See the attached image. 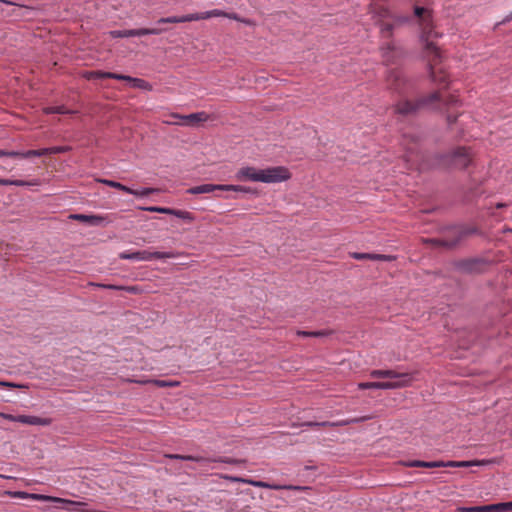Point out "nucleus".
<instances>
[{"label":"nucleus","mask_w":512,"mask_h":512,"mask_svg":"<svg viewBox=\"0 0 512 512\" xmlns=\"http://www.w3.org/2000/svg\"><path fill=\"white\" fill-rule=\"evenodd\" d=\"M460 103L456 95L450 94L447 97H442L437 91L432 92L426 96H421L416 100L404 99L394 105V112L403 117L416 115L420 110L438 106L440 104L446 107H454Z\"/></svg>","instance_id":"obj_1"},{"label":"nucleus","mask_w":512,"mask_h":512,"mask_svg":"<svg viewBox=\"0 0 512 512\" xmlns=\"http://www.w3.org/2000/svg\"><path fill=\"white\" fill-rule=\"evenodd\" d=\"M480 234L478 228L466 225H453L444 227L441 230V236L436 238H425L423 242L433 248H443L446 250L455 249L465 238Z\"/></svg>","instance_id":"obj_2"},{"label":"nucleus","mask_w":512,"mask_h":512,"mask_svg":"<svg viewBox=\"0 0 512 512\" xmlns=\"http://www.w3.org/2000/svg\"><path fill=\"white\" fill-rule=\"evenodd\" d=\"M428 161L432 167L464 170L472 163V152L469 147L457 146L447 152L435 153Z\"/></svg>","instance_id":"obj_3"},{"label":"nucleus","mask_w":512,"mask_h":512,"mask_svg":"<svg viewBox=\"0 0 512 512\" xmlns=\"http://www.w3.org/2000/svg\"><path fill=\"white\" fill-rule=\"evenodd\" d=\"M413 18L417 20L421 28V41L425 44V49L439 57L438 47L431 39L438 34L433 31V19L431 10L424 6L415 5L413 8Z\"/></svg>","instance_id":"obj_4"},{"label":"nucleus","mask_w":512,"mask_h":512,"mask_svg":"<svg viewBox=\"0 0 512 512\" xmlns=\"http://www.w3.org/2000/svg\"><path fill=\"white\" fill-rule=\"evenodd\" d=\"M165 458L171 460L191 461L198 463L204 471L215 468L211 464H231L239 465L246 463L244 459H235L226 456H203V455H182V454H165Z\"/></svg>","instance_id":"obj_5"},{"label":"nucleus","mask_w":512,"mask_h":512,"mask_svg":"<svg viewBox=\"0 0 512 512\" xmlns=\"http://www.w3.org/2000/svg\"><path fill=\"white\" fill-rule=\"evenodd\" d=\"M386 83L389 90L399 96H407L414 89L413 82L407 78L400 69H391L388 71Z\"/></svg>","instance_id":"obj_6"},{"label":"nucleus","mask_w":512,"mask_h":512,"mask_svg":"<svg viewBox=\"0 0 512 512\" xmlns=\"http://www.w3.org/2000/svg\"><path fill=\"white\" fill-rule=\"evenodd\" d=\"M492 264L491 260L484 257H470L454 261L453 267L463 274L479 275L485 273Z\"/></svg>","instance_id":"obj_7"},{"label":"nucleus","mask_w":512,"mask_h":512,"mask_svg":"<svg viewBox=\"0 0 512 512\" xmlns=\"http://www.w3.org/2000/svg\"><path fill=\"white\" fill-rule=\"evenodd\" d=\"M215 191H233V192H243V193H254V190L252 188L245 187V186L228 185V184H210V183L191 187V188L187 189L186 193L198 195V194L212 193Z\"/></svg>","instance_id":"obj_8"},{"label":"nucleus","mask_w":512,"mask_h":512,"mask_svg":"<svg viewBox=\"0 0 512 512\" xmlns=\"http://www.w3.org/2000/svg\"><path fill=\"white\" fill-rule=\"evenodd\" d=\"M372 378L391 379L392 383H403V387L409 386L413 381V376L408 372H396L392 369H375L370 372Z\"/></svg>","instance_id":"obj_9"},{"label":"nucleus","mask_w":512,"mask_h":512,"mask_svg":"<svg viewBox=\"0 0 512 512\" xmlns=\"http://www.w3.org/2000/svg\"><path fill=\"white\" fill-rule=\"evenodd\" d=\"M12 495L14 497L23 498V499L24 498H32V499H41V500L55 502V503H61V504H64V507L67 509H70L71 507H73L74 510H79V511H83L82 507L86 505V503H84V502L73 501V500H68V499H63V498H58V497H52V496L39 495V494H29L27 492H22V491L14 492V493H12Z\"/></svg>","instance_id":"obj_10"},{"label":"nucleus","mask_w":512,"mask_h":512,"mask_svg":"<svg viewBox=\"0 0 512 512\" xmlns=\"http://www.w3.org/2000/svg\"><path fill=\"white\" fill-rule=\"evenodd\" d=\"M290 178V172L283 166L270 167L260 170L259 182L279 183Z\"/></svg>","instance_id":"obj_11"},{"label":"nucleus","mask_w":512,"mask_h":512,"mask_svg":"<svg viewBox=\"0 0 512 512\" xmlns=\"http://www.w3.org/2000/svg\"><path fill=\"white\" fill-rule=\"evenodd\" d=\"M421 135L417 133H407L403 135V145L410 157L424 160V156L420 152Z\"/></svg>","instance_id":"obj_12"},{"label":"nucleus","mask_w":512,"mask_h":512,"mask_svg":"<svg viewBox=\"0 0 512 512\" xmlns=\"http://www.w3.org/2000/svg\"><path fill=\"white\" fill-rule=\"evenodd\" d=\"M69 218L94 227H105L112 222L108 216L96 214H71Z\"/></svg>","instance_id":"obj_13"},{"label":"nucleus","mask_w":512,"mask_h":512,"mask_svg":"<svg viewBox=\"0 0 512 512\" xmlns=\"http://www.w3.org/2000/svg\"><path fill=\"white\" fill-rule=\"evenodd\" d=\"M173 117L181 119L182 120L181 124L185 125V126H196L200 122H205L208 120L207 113L203 112V111L191 113L189 115L174 114Z\"/></svg>","instance_id":"obj_14"},{"label":"nucleus","mask_w":512,"mask_h":512,"mask_svg":"<svg viewBox=\"0 0 512 512\" xmlns=\"http://www.w3.org/2000/svg\"><path fill=\"white\" fill-rule=\"evenodd\" d=\"M359 389H381V390H392L403 388V383H392V382H362L358 384Z\"/></svg>","instance_id":"obj_15"},{"label":"nucleus","mask_w":512,"mask_h":512,"mask_svg":"<svg viewBox=\"0 0 512 512\" xmlns=\"http://www.w3.org/2000/svg\"><path fill=\"white\" fill-rule=\"evenodd\" d=\"M373 418L372 415H365V416H362V417H358V418H351V419H348V420H345V421H341L339 423H331V422H328V421H325V422H306L304 423L305 426H309V427H318V426H337V425H348V424H354V423H360V422H364V421H368V420H371Z\"/></svg>","instance_id":"obj_16"},{"label":"nucleus","mask_w":512,"mask_h":512,"mask_svg":"<svg viewBox=\"0 0 512 512\" xmlns=\"http://www.w3.org/2000/svg\"><path fill=\"white\" fill-rule=\"evenodd\" d=\"M138 261H151L153 259H169L175 258L174 252H150L147 250L137 251Z\"/></svg>","instance_id":"obj_17"},{"label":"nucleus","mask_w":512,"mask_h":512,"mask_svg":"<svg viewBox=\"0 0 512 512\" xmlns=\"http://www.w3.org/2000/svg\"><path fill=\"white\" fill-rule=\"evenodd\" d=\"M196 14H187L183 16H169V17H162L158 19L155 23L156 25L160 26L163 24H175V23H185V22H192L196 21Z\"/></svg>","instance_id":"obj_18"},{"label":"nucleus","mask_w":512,"mask_h":512,"mask_svg":"<svg viewBox=\"0 0 512 512\" xmlns=\"http://www.w3.org/2000/svg\"><path fill=\"white\" fill-rule=\"evenodd\" d=\"M260 170L254 167H243L236 173L237 180L259 182Z\"/></svg>","instance_id":"obj_19"},{"label":"nucleus","mask_w":512,"mask_h":512,"mask_svg":"<svg viewBox=\"0 0 512 512\" xmlns=\"http://www.w3.org/2000/svg\"><path fill=\"white\" fill-rule=\"evenodd\" d=\"M18 422L33 426H49L52 420L50 418H42L33 415H18Z\"/></svg>","instance_id":"obj_20"},{"label":"nucleus","mask_w":512,"mask_h":512,"mask_svg":"<svg viewBox=\"0 0 512 512\" xmlns=\"http://www.w3.org/2000/svg\"><path fill=\"white\" fill-rule=\"evenodd\" d=\"M118 80L129 82L131 83L132 87L137 89L146 91H151L153 89V86L149 82L141 78H135L129 75L120 74Z\"/></svg>","instance_id":"obj_21"},{"label":"nucleus","mask_w":512,"mask_h":512,"mask_svg":"<svg viewBox=\"0 0 512 512\" xmlns=\"http://www.w3.org/2000/svg\"><path fill=\"white\" fill-rule=\"evenodd\" d=\"M400 55L401 51L394 45L393 42H388L382 47V57L387 63H394L395 57Z\"/></svg>","instance_id":"obj_22"},{"label":"nucleus","mask_w":512,"mask_h":512,"mask_svg":"<svg viewBox=\"0 0 512 512\" xmlns=\"http://www.w3.org/2000/svg\"><path fill=\"white\" fill-rule=\"evenodd\" d=\"M120 74L113 73V72H104L100 70H94V71H87L84 73V77L87 80H93V79H116L118 80Z\"/></svg>","instance_id":"obj_23"},{"label":"nucleus","mask_w":512,"mask_h":512,"mask_svg":"<svg viewBox=\"0 0 512 512\" xmlns=\"http://www.w3.org/2000/svg\"><path fill=\"white\" fill-rule=\"evenodd\" d=\"M112 38H129V37H140L142 36L141 28L139 29H125V30H113L110 31Z\"/></svg>","instance_id":"obj_24"},{"label":"nucleus","mask_w":512,"mask_h":512,"mask_svg":"<svg viewBox=\"0 0 512 512\" xmlns=\"http://www.w3.org/2000/svg\"><path fill=\"white\" fill-rule=\"evenodd\" d=\"M332 334V330H318V331H305V330H297L296 335L299 337H315L322 338L327 337Z\"/></svg>","instance_id":"obj_25"},{"label":"nucleus","mask_w":512,"mask_h":512,"mask_svg":"<svg viewBox=\"0 0 512 512\" xmlns=\"http://www.w3.org/2000/svg\"><path fill=\"white\" fill-rule=\"evenodd\" d=\"M405 465L407 467L440 468L438 461L410 460Z\"/></svg>","instance_id":"obj_26"},{"label":"nucleus","mask_w":512,"mask_h":512,"mask_svg":"<svg viewBox=\"0 0 512 512\" xmlns=\"http://www.w3.org/2000/svg\"><path fill=\"white\" fill-rule=\"evenodd\" d=\"M101 183L109 186V187H112V188H115V189H118V190H121L127 194L129 193H134V189L128 187V186H125L123 185L122 183L120 182H117V181H114V180H108V179H101L99 180Z\"/></svg>","instance_id":"obj_27"},{"label":"nucleus","mask_w":512,"mask_h":512,"mask_svg":"<svg viewBox=\"0 0 512 512\" xmlns=\"http://www.w3.org/2000/svg\"><path fill=\"white\" fill-rule=\"evenodd\" d=\"M195 14L197 17L196 21L209 19L211 17H225L226 16V12L219 10V9H214V10L201 12V13H195Z\"/></svg>","instance_id":"obj_28"},{"label":"nucleus","mask_w":512,"mask_h":512,"mask_svg":"<svg viewBox=\"0 0 512 512\" xmlns=\"http://www.w3.org/2000/svg\"><path fill=\"white\" fill-rule=\"evenodd\" d=\"M48 155V150L46 148L37 149V150H28L25 152H19V155L16 158H31V157H40Z\"/></svg>","instance_id":"obj_29"},{"label":"nucleus","mask_w":512,"mask_h":512,"mask_svg":"<svg viewBox=\"0 0 512 512\" xmlns=\"http://www.w3.org/2000/svg\"><path fill=\"white\" fill-rule=\"evenodd\" d=\"M267 489L272 490H294V491H302L308 489V487L305 486H298V485H280V484H271L268 483Z\"/></svg>","instance_id":"obj_30"},{"label":"nucleus","mask_w":512,"mask_h":512,"mask_svg":"<svg viewBox=\"0 0 512 512\" xmlns=\"http://www.w3.org/2000/svg\"><path fill=\"white\" fill-rule=\"evenodd\" d=\"M459 512H493V507L491 505L485 506H471V507H460L458 509Z\"/></svg>","instance_id":"obj_31"},{"label":"nucleus","mask_w":512,"mask_h":512,"mask_svg":"<svg viewBox=\"0 0 512 512\" xmlns=\"http://www.w3.org/2000/svg\"><path fill=\"white\" fill-rule=\"evenodd\" d=\"M395 24L393 23H381L380 33L383 38L390 39L393 35Z\"/></svg>","instance_id":"obj_32"},{"label":"nucleus","mask_w":512,"mask_h":512,"mask_svg":"<svg viewBox=\"0 0 512 512\" xmlns=\"http://www.w3.org/2000/svg\"><path fill=\"white\" fill-rule=\"evenodd\" d=\"M493 512H512V501L492 504Z\"/></svg>","instance_id":"obj_33"},{"label":"nucleus","mask_w":512,"mask_h":512,"mask_svg":"<svg viewBox=\"0 0 512 512\" xmlns=\"http://www.w3.org/2000/svg\"><path fill=\"white\" fill-rule=\"evenodd\" d=\"M168 28L166 27H155V28H141L142 36L146 35H159L164 32H167Z\"/></svg>","instance_id":"obj_34"},{"label":"nucleus","mask_w":512,"mask_h":512,"mask_svg":"<svg viewBox=\"0 0 512 512\" xmlns=\"http://www.w3.org/2000/svg\"><path fill=\"white\" fill-rule=\"evenodd\" d=\"M0 185L2 186H18V187H22V186H29L30 183L29 182H26L24 180H10V179H2L0 178Z\"/></svg>","instance_id":"obj_35"},{"label":"nucleus","mask_w":512,"mask_h":512,"mask_svg":"<svg viewBox=\"0 0 512 512\" xmlns=\"http://www.w3.org/2000/svg\"><path fill=\"white\" fill-rule=\"evenodd\" d=\"M174 216L188 222H192L195 219V216L191 212L185 210L176 209Z\"/></svg>","instance_id":"obj_36"},{"label":"nucleus","mask_w":512,"mask_h":512,"mask_svg":"<svg viewBox=\"0 0 512 512\" xmlns=\"http://www.w3.org/2000/svg\"><path fill=\"white\" fill-rule=\"evenodd\" d=\"M46 114H67L69 111L64 106H52L45 108Z\"/></svg>","instance_id":"obj_37"},{"label":"nucleus","mask_w":512,"mask_h":512,"mask_svg":"<svg viewBox=\"0 0 512 512\" xmlns=\"http://www.w3.org/2000/svg\"><path fill=\"white\" fill-rule=\"evenodd\" d=\"M351 256L356 260H373V258H378V256H375V253L354 252Z\"/></svg>","instance_id":"obj_38"},{"label":"nucleus","mask_w":512,"mask_h":512,"mask_svg":"<svg viewBox=\"0 0 512 512\" xmlns=\"http://www.w3.org/2000/svg\"><path fill=\"white\" fill-rule=\"evenodd\" d=\"M218 476L222 479H225V480H228V481H231V482H238V483H246L247 484V481L248 479L246 478H242V477H238V476H232V475H228V474H218Z\"/></svg>","instance_id":"obj_39"},{"label":"nucleus","mask_w":512,"mask_h":512,"mask_svg":"<svg viewBox=\"0 0 512 512\" xmlns=\"http://www.w3.org/2000/svg\"><path fill=\"white\" fill-rule=\"evenodd\" d=\"M218 476L222 479H225V480H228V481H231V482H238V483H246L247 484V481L248 479L246 478H242V477H238V476H232V475H228V474H218Z\"/></svg>","instance_id":"obj_40"},{"label":"nucleus","mask_w":512,"mask_h":512,"mask_svg":"<svg viewBox=\"0 0 512 512\" xmlns=\"http://www.w3.org/2000/svg\"><path fill=\"white\" fill-rule=\"evenodd\" d=\"M48 150V155L50 154H61L69 151L71 148L69 146H54L46 148Z\"/></svg>","instance_id":"obj_41"},{"label":"nucleus","mask_w":512,"mask_h":512,"mask_svg":"<svg viewBox=\"0 0 512 512\" xmlns=\"http://www.w3.org/2000/svg\"><path fill=\"white\" fill-rule=\"evenodd\" d=\"M120 259L138 261L137 251H123L119 254Z\"/></svg>","instance_id":"obj_42"},{"label":"nucleus","mask_w":512,"mask_h":512,"mask_svg":"<svg viewBox=\"0 0 512 512\" xmlns=\"http://www.w3.org/2000/svg\"><path fill=\"white\" fill-rule=\"evenodd\" d=\"M154 192H156V189H154V188H143L142 190H134V193H130V194L137 196V197H146Z\"/></svg>","instance_id":"obj_43"},{"label":"nucleus","mask_w":512,"mask_h":512,"mask_svg":"<svg viewBox=\"0 0 512 512\" xmlns=\"http://www.w3.org/2000/svg\"><path fill=\"white\" fill-rule=\"evenodd\" d=\"M225 17H227L229 19H233V20L239 21V22H242V23H245L247 25H251L252 24V21L250 19L241 18L236 13H226Z\"/></svg>","instance_id":"obj_44"},{"label":"nucleus","mask_w":512,"mask_h":512,"mask_svg":"<svg viewBox=\"0 0 512 512\" xmlns=\"http://www.w3.org/2000/svg\"><path fill=\"white\" fill-rule=\"evenodd\" d=\"M247 484L252 485L254 487H259V488L267 489V487H268V482H264V481H260V480L248 479Z\"/></svg>","instance_id":"obj_45"},{"label":"nucleus","mask_w":512,"mask_h":512,"mask_svg":"<svg viewBox=\"0 0 512 512\" xmlns=\"http://www.w3.org/2000/svg\"><path fill=\"white\" fill-rule=\"evenodd\" d=\"M412 17L410 16H395L394 21L396 24H406L412 21Z\"/></svg>","instance_id":"obj_46"},{"label":"nucleus","mask_w":512,"mask_h":512,"mask_svg":"<svg viewBox=\"0 0 512 512\" xmlns=\"http://www.w3.org/2000/svg\"><path fill=\"white\" fill-rule=\"evenodd\" d=\"M375 256H378V258H373V261H386V262H390V261L395 259V256H391V255L375 254Z\"/></svg>","instance_id":"obj_47"},{"label":"nucleus","mask_w":512,"mask_h":512,"mask_svg":"<svg viewBox=\"0 0 512 512\" xmlns=\"http://www.w3.org/2000/svg\"><path fill=\"white\" fill-rule=\"evenodd\" d=\"M19 155V151H8V150H3V149H0V157H11V158H16V156Z\"/></svg>","instance_id":"obj_48"},{"label":"nucleus","mask_w":512,"mask_h":512,"mask_svg":"<svg viewBox=\"0 0 512 512\" xmlns=\"http://www.w3.org/2000/svg\"><path fill=\"white\" fill-rule=\"evenodd\" d=\"M438 464H440V468L441 467H453V468H458V463L457 461H438Z\"/></svg>","instance_id":"obj_49"},{"label":"nucleus","mask_w":512,"mask_h":512,"mask_svg":"<svg viewBox=\"0 0 512 512\" xmlns=\"http://www.w3.org/2000/svg\"><path fill=\"white\" fill-rule=\"evenodd\" d=\"M97 287L103 288V289H110V290H120L122 289L119 286L113 285V284H95Z\"/></svg>","instance_id":"obj_50"},{"label":"nucleus","mask_w":512,"mask_h":512,"mask_svg":"<svg viewBox=\"0 0 512 512\" xmlns=\"http://www.w3.org/2000/svg\"><path fill=\"white\" fill-rule=\"evenodd\" d=\"M457 463H458V468L471 467L476 464V462H473V461H457Z\"/></svg>","instance_id":"obj_51"},{"label":"nucleus","mask_w":512,"mask_h":512,"mask_svg":"<svg viewBox=\"0 0 512 512\" xmlns=\"http://www.w3.org/2000/svg\"><path fill=\"white\" fill-rule=\"evenodd\" d=\"M1 416L4 418V419H7L9 421H12V422H18V415H12V414H1Z\"/></svg>","instance_id":"obj_52"},{"label":"nucleus","mask_w":512,"mask_h":512,"mask_svg":"<svg viewBox=\"0 0 512 512\" xmlns=\"http://www.w3.org/2000/svg\"><path fill=\"white\" fill-rule=\"evenodd\" d=\"M143 210H145V211H149V212H157V213H161L162 207H158V206H150V207H145V208H143Z\"/></svg>","instance_id":"obj_53"},{"label":"nucleus","mask_w":512,"mask_h":512,"mask_svg":"<svg viewBox=\"0 0 512 512\" xmlns=\"http://www.w3.org/2000/svg\"><path fill=\"white\" fill-rule=\"evenodd\" d=\"M175 211H176V209H173V208L162 207L161 213L162 214H169V215H173L174 216Z\"/></svg>","instance_id":"obj_54"},{"label":"nucleus","mask_w":512,"mask_h":512,"mask_svg":"<svg viewBox=\"0 0 512 512\" xmlns=\"http://www.w3.org/2000/svg\"><path fill=\"white\" fill-rule=\"evenodd\" d=\"M457 121V115L447 114V122L449 125L454 124Z\"/></svg>","instance_id":"obj_55"},{"label":"nucleus","mask_w":512,"mask_h":512,"mask_svg":"<svg viewBox=\"0 0 512 512\" xmlns=\"http://www.w3.org/2000/svg\"><path fill=\"white\" fill-rule=\"evenodd\" d=\"M510 21H512V12L508 14L501 22L497 23L496 26L506 24Z\"/></svg>","instance_id":"obj_56"},{"label":"nucleus","mask_w":512,"mask_h":512,"mask_svg":"<svg viewBox=\"0 0 512 512\" xmlns=\"http://www.w3.org/2000/svg\"><path fill=\"white\" fill-rule=\"evenodd\" d=\"M155 383L159 386V387H166V386H171L173 385L172 383L170 382H167L165 380H156Z\"/></svg>","instance_id":"obj_57"},{"label":"nucleus","mask_w":512,"mask_h":512,"mask_svg":"<svg viewBox=\"0 0 512 512\" xmlns=\"http://www.w3.org/2000/svg\"><path fill=\"white\" fill-rule=\"evenodd\" d=\"M1 3H4L6 5H13L14 3L9 0H0Z\"/></svg>","instance_id":"obj_58"},{"label":"nucleus","mask_w":512,"mask_h":512,"mask_svg":"<svg viewBox=\"0 0 512 512\" xmlns=\"http://www.w3.org/2000/svg\"><path fill=\"white\" fill-rule=\"evenodd\" d=\"M1 385H4V386H12L14 387L15 385L12 384V383H7V382H0Z\"/></svg>","instance_id":"obj_59"},{"label":"nucleus","mask_w":512,"mask_h":512,"mask_svg":"<svg viewBox=\"0 0 512 512\" xmlns=\"http://www.w3.org/2000/svg\"><path fill=\"white\" fill-rule=\"evenodd\" d=\"M314 469H316L315 466H305L304 467V470H314Z\"/></svg>","instance_id":"obj_60"},{"label":"nucleus","mask_w":512,"mask_h":512,"mask_svg":"<svg viewBox=\"0 0 512 512\" xmlns=\"http://www.w3.org/2000/svg\"><path fill=\"white\" fill-rule=\"evenodd\" d=\"M497 207L502 208V207H504V204H498Z\"/></svg>","instance_id":"obj_61"},{"label":"nucleus","mask_w":512,"mask_h":512,"mask_svg":"<svg viewBox=\"0 0 512 512\" xmlns=\"http://www.w3.org/2000/svg\"><path fill=\"white\" fill-rule=\"evenodd\" d=\"M188 469L194 470L195 468L193 466H187Z\"/></svg>","instance_id":"obj_62"}]
</instances>
